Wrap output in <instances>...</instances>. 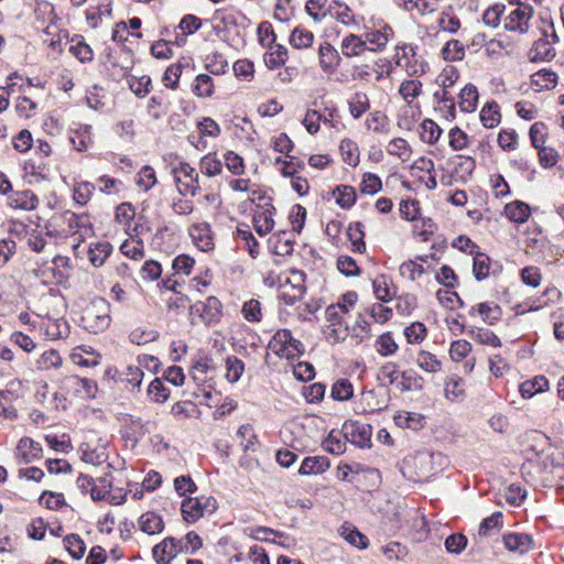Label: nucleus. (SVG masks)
I'll return each instance as SVG.
<instances>
[{"label":"nucleus","mask_w":564,"mask_h":564,"mask_svg":"<svg viewBox=\"0 0 564 564\" xmlns=\"http://www.w3.org/2000/svg\"><path fill=\"white\" fill-rule=\"evenodd\" d=\"M394 57L395 65L404 69L409 77L423 76L429 69L427 62L417 54L416 46L412 44L398 45Z\"/></svg>","instance_id":"obj_1"},{"label":"nucleus","mask_w":564,"mask_h":564,"mask_svg":"<svg viewBox=\"0 0 564 564\" xmlns=\"http://www.w3.org/2000/svg\"><path fill=\"white\" fill-rule=\"evenodd\" d=\"M218 505L212 496H199L195 498H185L182 501L181 510L183 519L188 523H194L205 514L216 511Z\"/></svg>","instance_id":"obj_2"},{"label":"nucleus","mask_w":564,"mask_h":564,"mask_svg":"<svg viewBox=\"0 0 564 564\" xmlns=\"http://www.w3.org/2000/svg\"><path fill=\"white\" fill-rule=\"evenodd\" d=\"M173 174L181 195L195 196L199 192V175L189 163L178 162L173 166Z\"/></svg>","instance_id":"obj_3"},{"label":"nucleus","mask_w":564,"mask_h":564,"mask_svg":"<svg viewBox=\"0 0 564 564\" xmlns=\"http://www.w3.org/2000/svg\"><path fill=\"white\" fill-rule=\"evenodd\" d=\"M345 440L351 444L365 448L371 446L372 427L370 424L359 421H350L344 424Z\"/></svg>","instance_id":"obj_4"},{"label":"nucleus","mask_w":564,"mask_h":564,"mask_svg":"<svg viewBox=\"0 0 564 564\" xmlns=\"http://www.w3.org/2000/svg\"><path fill=\"white\" fill-rule=\"evenodd\" d=\"M533 15V8L530 4L519 3V6L510 12L505 22L508 31L527 33L529 30V21Z\"/></svg>","instance_id":"obj_5"},{"label":"nucleus","mask_w":564,"mask_h":564,"mask_svg":"<svg viewBox=\"0 0 564 564\" xmlns=\"http://www.w3.org/2000/svg\"><path fill=\"white\" fill-rule=\"evenodd\" d=\"M393 35L394 32L388 24H383L380 29L370 30L364 33L368 51L372 53L383 52Z\"/></svg>","instance_id":"obj_6"},{"label":"nucleus","mask_w":564,"mask_h":564,"mask_svg":"<svg viewBox=\"0 0 564 564\" xmlns=\"http://www.w3.org/2000/svg\"><path fill=\"white\" fill-rule=\"evenodd\" d=\"M137 361L141 365V356H137ZM112 378L129 391H139L141 387V369L140 366L127 365L122 370L115 369Z\"/></svg>","instance_id":"obj_7"},{"label":"nucleus","mask_w":564,"mask_h":564,"mask_svg":"<svg viewBox=\"0 0 564 564\" xmlns=\"http://www.w3.org/2000/svg\"><path fill=\"white\" fill-rule=\"evenodd\" d=\"M189 236L200 251L208 252L215 247L213 232L207 223L193 225L189 228Z\"/></svg>","instance_id":"obj_8"},{"label":"nucleus","mask_w":564,"mask_h":564,"mask_svg":"<svg viewBox=\"0 0 564 564\" xmlns=\"http://www.w3.org/2000/svg\"><path fill=\"white\" fill-rule=\"evenodd\" d=\"M341 57L338 51L329 43L323 42L318 48V62L325 74H333L339 66Z\"/></svg>","instance_id":"obj_9"},{"label":"nucleus","mask_w":564,"mask_h":564,"mask_svg":"<svg viewBox=\"0 0 564 564\" xmlns=\"http://www.w3.org/2000/svg\"><path fill=\"white\" fill-rule=\"evenodd\" d=\"M555 48L549 39V34L545 31L543 37L536 40L529 51V59L533 63L547 62L555 56Z\"/></svg>","instance_id":"obj_10"},{"label":"nucleus","mask_w":564,"mask_h":564,"mask_svg":"<svg viewBox=\"0 0 564 564\" xmlns=\"http://www.w3.org/2000/svg\"><path fill=\"white\" fill-rule=\"evenodd\" d=\"M191 310L198 313L204 323H212L220 315L221 303L217 297L209 296L204 302H196Z\"/></svg>","instance_id":"obj_11"},{"label":"nucleus","mask_w":564,"mask_h":564,"mask_svg":"<svg viewBox=\"0 0 564 564\" xmlns=\"http://www.w3.org/2000/svg\"><path fill=\"white\" fill-rule=\"evenodd\" d=\"M340 50L345 57L351 58L365 54L368 51V46L364 35L350 33L343 39Z\"/></svg>","instance_id":"obj_12"},{"label":"nucleus","mask_w":564,"mask_h":564,"mask_svg":"<svg viewBox=\"0 0 564 564\" xmlns=\"http://www.w3.org/2000/svg\"><path fill=\"white\" fill-rule=\"evenodd\" d=\"M54 219H61L64 224L67 225V234L77 232L79 229H84L85 234L88 230H91V223L87 214H75L72 210H65L58 218Z\"/></svg>","instance_id":"obj_13"},{"label":"nucleus","mask_w":564,"mask_h":564,"mask_svg":"<svg viewBox=\"0 0 564 564\" xmlns=\"http://www.w3.org/2000/svg\"><path fill=\"white\" fill-rule=\"evenodd\" d=\"M84 327L90 333L98 334L106 329L110 324L108 314H98L94 307L87 308L82 317Z\"/></svg>","instance_id":"obj_14"},{"label":"nucleus","mask_w":564,"mask_h":564,"mask_svg":"<svg viewBox=\"0 0 564 564\" xmlns=\"http://www.w3.org/2000/svg\"><path fill=\"white\" fill-rule=\"evenodd\" d=\"M176 540L169 538L153 547V558L159 564H167L173 557L181 552Z\"/></svg>","instance_id":"obj_15"},{"label":"nucleus","mask_w":564,"mask_h":564,"mask_svg":"<svg viewBox=\"0 0 564 564\" xmlns=\"http://www.w3.org/2000/svg\"><path fill=\"white\" fill-rule=\"evenodd\" d=\"M20 463L29 464L42 456V446L30 437H22L17 446Z\"/></svg>","instance_id":"obj_16"},{"label":"nucleus","mask_w":564,"mask_h":564,"mask_svg":"<svg viewBox=\"0 0 564 564\" xmlns=\"http://www.w3.org/2000/svg\"><path fill=\"white\" fill-rule=\"evenodd\" d=\"M469 314H478L486 324L494 325L501 318L502 310L494 302H484L473 306Z\"/></svg>","instance_id":"obj_17"},{"label":"nucleus","mask_w":564,"mask_h":564,"mask_svg":"<svg viewBox=\"0 0 564 564\" xmlns=\"http://www.w3.org/2000/svg\"><path fill=\"white\" fill-rule=\"evenodd\" d=\"M502 540L509 551L520 554L529 552L533 545L532 538L527 533H508Z\"/></svg>","instance_id":"obj_18"},{"label":"nucleus","mask_w":564,"mask_h":564,"mask_svg":"<svg viewBox=\"0 0 564 564\" xmlns=\"http://www.w3.org/2000/svg\"><path fill=\"white\" fill-rule=\"evenodd\" d=\"M37 204L39 198L31 189L18 191L9 196V205L13 208L32 210Z\"/></svg>","instance_id":"obj_19"},{"label":"nucleus","mask_w":564,"mask_h":564,"mask_svg":"<svg viewBox=\"0 0 564 564\" xmlns=\"http://www.w3.org/2000/svg\"><path fill=\"white\" fill-rule=\"evenodd\" d=\"M141 37L140 32H132L128 29L126 22H119L116 24V28L112 31V40L116 42H121L124 48L129 52H132V45L139 44V39Z\"/></svg>","instance_id":"obj_20"},{"label":"nucleus","mask_w":564,"mask_h":564,"mask_svg":"<svg viewBox=\"0 0 564 564\" xmlns=\"http://www.w3.org/2000/svg\"><path fill=\"white\" fill-rule=\"evenodd\" d=\"M130 239L123 241L120 246V251L131 259L137 260L141 256V238L139 232V223H134L132 232L128 231Z\"/></svg>","instance_id":"obj_21"},{"label":"nucleus","mask_w":564,"mask_h":564,"mask_svg":"<svg viewBox=\"0 0 564 564\" xmlns=\"http://www.w3.org/2000/svg\"><path fill=\"white\" fill-rule=\"evenodd\" d=\"M398 388L402 392L421 391L424 386V379L413 369L400 372Z\"/></svg>","instance_id":"obj_22"},{"label":"nucleus","mask_w":564,"mask_h":564,"mask_svg":"<svg viewBox=\"0 0 564 564\" xmlns=\"http://www.w3.org/2000/svg\"><path fill=\"white\" fill-rule=\"evenodd\" d=\"M329 468V462L323 456L305 457L302 462L299 474L300 475H318L323 474Z\"/></svg>","instance_id":"obj_23"},{"label":"nucleus","mask_w":564,"mask_h":564,"mask_svg":"<svg viewBox=\"0 0 564 564\" xmlns=\"http://www.w3.org/2000/svg\"><path fill=\"white\" fill-rule=\"evenodd\" d=\"M549 389V380L544 376H535L520 384L519 391L522 398L530 399L536 393L544 392Z\"/></svg>","instance_id":"obj_24"},{"label":"nucleus","mask_w":564,"mask_h":564,"mask_svg":"<svg viewBox=\"0 0 564 564\" xmlns=\"http://www.w3.org/2000/svg\"><path fill=\"white\" fill-rule=\"evenodd\" d=\"M274 207L269 205L268 208L257 212L253 217L254 229L260 236L269 234L274 227L273 220Z\"/></svg>","instance_id":"obj_25"},{"label":"nucleus","mask_w":564,"mask_h":564,"mask_svg":"<svg viewBox=\"0 0 564 564\" xmlns=\"http://www.w3.org/2000/svg\"><path fill=\"white\" fill-rule=\"evenodd\" d=\"M423 93V84L419 79H405L399 86V95L411 106L412 102Z\"/></svg>","instance_id":"obj_26"},{"label":"nucleus","mask_w":564,"mask_h":564,"mask_svg":"<svg viewBox=\"0 0 564 564\" xmlns=\"http://www.w3.org/2000/svg\"><path fill=\"white\" fill-rule=\"evenodd\" d=\"M264 64L268 68L274 69L285 64L288 59V50L281 44L270 45L264 54Z\"/></svg>","instance_id":"obj_27"},{"label":"nucleus","mask_w":564,"mask_h":564,"mask_svg":"<svg viewBox=\"0 0 564 564\" xmlns=\"http://www.w3.org/2000/svg\"><path fill=\"white\" fill-rule=\"evenodd\" d=\"M557 78L556 73L549 69H541L531 76V85L539 91L550 90L556 86Z\"/></svg>","instance_id":"obj_28"},{"label":"nucleus","mask_w":564,"mask_h":564,"mask_svg":"<svg viewBox=\"0 0 564 564\" xmlns=\"http://www.w3.org/2000/svg\"><path fill=\"white\" fill-rule=\"evenodd\" d=\"M506 216L513 223L522 224L530 217V207L521 200H514L505 207Z\"/></svg>","instance_id":"obj_29"},{"label":"nucleus","mask_w":564,"mask_h":564,"mask_svg":"<svg viewBox=\"0 0 564 564\" xmlns=\"http://www.w3.org/2000/svg\"><path fill=\"white\" fill-rule=\"evenodd\" d=\"M416 366L425 372L436 373L442 369V361L427 350H420L415 357Z\"/></svg>","instance_id":"obj_30"},{"label":"nucleus","mask_w":564,"mask_h":564,"mask_svg":"<svg viewBox=\"0 0 564 564\" xmlns=\"http://www.w3.org/2000/svg\"><path fill=\"white\" fill-rule=\"evenodd\" d=\"M291 340V332L289 329L278 330L269 343V348L278 356L284 358L290 357L288 352V344Z\"/></svg>","instance_id":"obj_31"},{"label":"nucleus","mask_w":564,"mask_h":564,"mask_svg":"<svg viewBox=\"0 0 564 564\" xmlns=\"http://www.w3.org/2000/svg\"><path fill=\"white\" fill-rule=\"evenodd\" d=\"M468 335L481 345H487L490 347H501V340L499 337L490 329L484 327H471L468 330Z\"/></svg>","instance_id":"obj_32"},{"label":"nucleus","mask_w":564,"mask_h":564,"mask_svg":"<svg viewBox=\"0 0 564 564\" xmlns=\"http://www.w3.org/2000/svg\"><path fill=\"white\" fill-rule=\"evenodd\" d=\"M478 101V91L476 86L467 84L459 94V108L464 112H473L476 110Z\"/></svg>","instance_id":"obj_33"},{"label":"nucleus","mask_w":564,"mask_h":564,"mask_svg":"<svg viewBox=\"0 0 564 564\" xmlns=\"http://www.w3.org/2000/svg\"><path fill=\"white\" fill-rule=\"evenodd\" d=\"M394 422L402 429L417 431L424 425V416L415 412H400L394 416Z\"/></svg>","instance_id":"obj_34"},{"label":"nucleus","mask_w":564,"mask_h":564,"mask_svg":"<svg viewBox=\"0 0 564 564\" xmlns=\"http://www.w3.org/2000/svg\"><path fill=\"white\" fill-rule=\"evenodd\" d=\"M314 42V34L303 26H296L290 35V44L297 50L308 48Z\"/></svg>","instance_id":"obj_35"},{"label":"nucleus","mask_w":564,"mask_h":564,"mask_svg":"<svg viewBox=\"0 0 564 564\" xmlns=\"http://www.w3.org/2000/svg\"><path fill=\"white\" fill-rule=\"evenodd\" d=\"M480 121L486 128H495L500 123L501 115L497 102L486 104L480 110Z\"/></svg>","instance_id":"obj_36"},{"label":"nucleus","mask_w":564,"mask_h":564,"mask_svg":"<svg viewBox=\"0 0 564 564\" xmlns=\"http://www.w3.org/2000/svg\"><path fill=\"white\" fill-rule=\"evenodd\" d=\"M441 127L432 119H424L421 123V140L429 144H435L442 135Z\"/></svg>","instance_id":"obj_37"},{"label":"nucleus","mask_w":564,"mask_h":564,"mask_svg":"<svg viewBox=\"0 0 564 564\" xmlns=\"http://www.w3.org/2000/svg\"><path fill=\"white\" fill-rule=\"evenodd\" d=\"M63 542H64L65 549L72 555L73 558L80 560L84 556V554L86 552V544L78 534H76V533L67 534L63 539Z\"/></svg>","instance_id":"obj_38"},{"label":"nucleus","mask_w":564,"mask_h":564,"mask_svg":"<svg viewBox=\"0 0 564 564\" xmlns=\"http://www.w3.org/2000/svg\"><path fill=\"white\" fill-rule=\"evenodd\" d=\"M376 351L382 357H389L397 352L399 345L395 343L391 333H384L375 341Z\"/></svg>","instance_id":"obj_39"},{"label":"nucleus","mask_w":564,"mask_h":564,"mask_svg":"<svg viewBox=\"0 0 564 564\" xmlns=\"http://www.w3.org/2000/svg\"><path fill=\"white\" fill-rule=\"evenodd\" d=\"M349 112L355 118H360L370 108L369 98L365 93H356L348 100Z\"/></svg>","instance_id":"obj_40"},{"label":"nucleus","mask_w":564,"mask_h":564,"mask_svg":"<svg viewBox=\"0 0 564 564\" xmlns=\"http://www.w3.org/2000/svg\"><path fill=\"white\" fill-rule=\"evenodd\" d=\"M72 45L69 51L82 62H90L94 57L93 50L90 46L84 41V37L80 35H75L72 39Z\"/></svg>","instance_id":"obj_41"},{"label":"nucleus","mask_w":564,"mask_h":564,"mask_svg":"<svg viewBox=\"0 0 564 564\" xmlns=\"http://www.w3.org/2000/svg\"><path fill=\"white\" fill-rule=\"evenodd\" d=\"M387 152L390 155L398 156L401 161L406 162L411 158L412 150L405 139L395 138L389 142Z\"/></svg>","instance_id":"obj_42"},{"label":"nucleus","mask_w":564,"mask_h":564,"mask_svg":"<svg viewBox=\"0 0 564 564\" xmlns=\"http://www.w3.org/2000/svg\"><path fill=\"white\" fill-rule=\"evenodd\" d=\"M339 151L346 164L356 166L359 163V150L354 141L344 139L339 144Z\"/></svg>","instance_id":"obj_43"},{"label":"nucleus","mask_w":564,"mask_h":564,"mask_svg":"<svg viewBox=\"0 0 564 564\" xmlns=\"http://www.w3.org/2000/svg\"><path fill=\"white\" fill-rule=\"evenodd\" d=\"M206 69L214 75L225 74L228 68V62L221 53L214 52L205 58Z\"/></svg>","instance_id":"obj_44"},{"label":"nucleus","mask_w":564,"mask_h":564,"mask_svg":"<svg viewBox=\"0 0 564 564\" xmlns=\"http://www.w3.org/2000/svg\"><path fill=\"white\" fill-rule=\"evenodd\" d=\"M135 216H137L135 209L131 203H121L116 208V219L120 224H123L126 226L127 234H128V231L132 232L133 226H131V225H132V221L134 220Z\"/></svg>","instance_id":"obj_45"},{"label":"nucleus","mask_w":564,"mask_h":564,"mask_svg":"<svg viewBox=\"0 0 564 564\" xmlns=\"http://www.w3.org/2000/svg\"><path fill=\"white\" fill-rule=\"evenodd\" d=\"M336 203L345 208H350L356 202V191L352 186L340 185L334 191Z\"/></svg>","instance_id":"obj_46"},{"label":"nucleus","mask_w":564,"mask_h":564,"mask_svg":"<svg viewBox=\"0 0 564 564\" xmlns=\"http://www.w3.org/2000/svg\"><path fill=\"white\" fill-rule=\"evenodd\" d=\"M346 442L344 435L332 431L323 442V447L330 454L340 455L346 451Z\"/></svg>","instance_id":"obj_47"},{"label":"nucleus","mask_w":564,"mask_h":564,"mask_svg":"<svg viewBox=\"0 0 564 564\" xmlns=\"http://www.w3.org/2000/svg\"><path fill=\"white\" fill-rule=\"evenodd\" d=\"M39 503L50 510H58L63 507H67L64 495L61 492H54L51 490H44L40 498Z\"/></svg>","instance_id":"obj_48"},{"label":"nucleus","mask_w":564,"mask_h":564,"mask_svg":"<svg viewBox=\"0 0 564 564\" xmlns=\"http://www.w3.org/2000/svg\"><path fill=\"white\" fill-rule=\"evenodd\" d=\"M199 170L203 174L213 177L221 173L223 164L216 158V154L208 153L200 159Z\"/></svg>","instance_id":"obj_49"},{"label":"nucleus","mask_w":564,"mask_h":564,"mask_svg":"<svg viewBox=\"0 0 564 564\" xmlns=\"http://www.w3.org/2000/svg\"><path fill=\"white\" fill-rule=\"evenodd\" d=\"M148 398L156 403L165 402L170 397V390L164 386L161 379L155 378L148 387Z\"/></svg>","instance_id":"obj_50"},{"label":"nucleus","mask_w":564,"mask_h":564,"mask_svg":"<svg viewBox=\"0 0 564 564\" xmlns=\"http://www.w3.org/2000/svg\"><path fill=\"white\" fill-rule=\"evenodd\" d=\"M193 93L197 97H210L214 93V80L207 74H199L196 76Z\"/></svg>","instance_id":"obj_51"},{"label":"nucleus","mask_w":564,"mask_h":564,"mask_svg":"<svg viewBox=\"0 0 564 564\" xmlns=\"http://www.w3.org/2000/svg\"><path fill=\"white\" fill-rule=\"evenodd\" d=\"M245 371V364L236 356L226 358V378L229 382H237Z\"/></svg>","instance_id":"obj_52"},{"label":"nucleus","mask_w":564,"mask_h":564,"mask_svg":"<svg viewBox=\"0 0 564 564\" xmlns=\"http://www.w3.org/2000/svg\"><path fill=\"white\" fill-rule=\"evenodd\" d=\"M400 275L412 282L416 281L425 272L422 263H417L415 260L404 261L399 268Z\"/></svg>","instance_id":"obj_53"},{"label":"nucleus","mask_w":564,"mask_h":564,"mask_svg":"<svg viewBox=\"0 0 564 564\" xmlns=\"http://www.w3.org/2000/svg\"><path fill=\"white\" fill-rule=\"evenodd\" d=\"M442 55L446 61H462L465 56L464 44L458 40H451L443 47Z\"/></svg>","instance_id":"obj_54"},{"label":"nucleus","mask_w":564,"mask_h":564,"mask_svg":"<svg viewBox=\"0 0 564 564\" xmlns=\"http://www.w3.org/2000/svg\"><path fill=\"white\" fill-rule=\"evenodd\" d=\"M341 536L351 545L358 549H366L368 546V539L356 528L343 525Z\"/></svg>","instance_id":"obj_55"},{"label":"nucleus","mask_w":564,"mask_h":564,"mask_svg":"<svg viewBox=\"0 0 564 564\" xmlns=\"http://www.w3.org/2000/svg\"><path fill=\"white\" fill-rule=\"evenodd\" d=\"M243 318L250 323H258L262 318L261 303L258 300L251 299L243 303L241 308Z\"/></svg>","instance_id":"obj_56"},{"label":"nucleus","mask_w":564,"mask_h":564,"mask_svg":"<svg viewBox=\"0 0 564 564\" xmlns=\"http://www.w3.org/2000/svg\"><path fill=\"white\" fill-rule=\"evenodd\" d=\"M354 389L352 384L348 379H339L337 380L333 387L330 394L335 400L338 401H347L352 397Z\"/></svg>","instance_id":"obj_57"},{"label":"nucleus","mask_w":564,"mask_h":564,"mask_svg":"<svg viewBox=\"0 0 564 564\" xmlns=\"http://www.w3.org/2000/svg\"><path fill=\"white\" fill-rule=\"evenodd\" d=\"M427 334L425 325L421 322H414L404 328V336L409 344L422 343Z\"/></svg>","instance_id":"obj_58"},{"label":"nucleus","mask_w":564,"mask_h":564,"mask_svg":"<svg viewBox=\"0 0 564 564\" xmlns=\"http://www.w3.org/2000/svg\"><path fill=\"white\" fill-rule=\"evenodd\" d=\"M164 529V522L161 516L154 512L143 513V533L156 534Z\"/></svg>","instance_id":"obj_59"},{"label":"nucleus","mask_w":564,"mask_h":564,"mask_svg":"<svg viewBox=\"0 0 564 564\" xmlns=\"http://www.w3.org/2000/svg\"><path fill=\"white\" fill-rule=\"evenodd\" d=\"M490 259L485 253H477L473 261V273L476 280L481 281L489 274Z\"/></svg>","instance_id":"obj_60"},{"label":"nucleus","mask_w":564,"mask_h":564,"mask_svg":"<svg viewBox=\"0 0 564 564\" xmlns=\"http://www.w3.org/2000/svg\"><path fill=\"white\" fill-rule=\"evenodd\" d=\"M502 527V513L494 512L490 517L485 518L478 529L479 535H489L492 531H498Z\"/></svg>","instance_id":"obj_61"},{"label":"nucleus","mask_w":564,"mask_h":564,"mask_svg":"<svg viewBox=\"0 0 564 564\" xmlns=\"http://www.w3.org/2000/svg\"><path fill=\"white\" fill-rule=\"evenodd\" d=\"M539 163L544 169L553 167L560 159L558 152L551 147L538 148Z\"/></svg>","instance_id":"obj_62"},{"label":"nucleus","mask_w":564,"mask_h":564,"mask_svg":"<svg viewBox=\"0 0 564 564\" xmlns=\"http://www.w3.org/2000/svg\"><path fill=\"white\" fill-rule=\"evenodd\" d=\"M111 246L108 242L97 243L95 248L89 249V260L94 267H100L108 258Z\"/></svg>","instance_id":"obj_63"},{"label":"nucleus","mask_w":564,"mask_h":564,"mask_svg":"<svg viewBox=\"0 0 564 564\" xmlns=\"http://www.w3.org/2000/svg\"><path fill=\"white\" fill-rule=\"evenodd\" d=\"M197 412L196 405L191 401H180L172 405L171 413L176 420L192 417Z\"/></svg>","instance_id":"obj_64"}]
</instances>
